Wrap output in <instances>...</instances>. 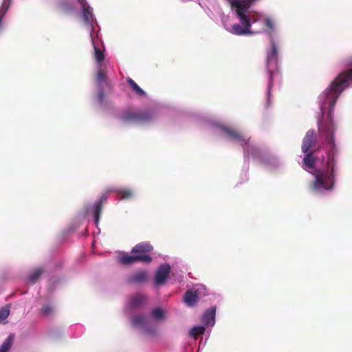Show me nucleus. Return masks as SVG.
<instances>
[{"mask_svg": "<svg viewBox=\"0 0 352 352\" xmlns=\"http://www.w3.org/2000/svg\"><path fill=\"white\" fill-rule=\"evenodd\" d=\"M329 89H325L318 96V104L322 114H326L325 120L318 123L319 137L324 141L326 148L327 160L322 166L318 168L313 174L314 179L311 191L318 195H326L331 192L336 183V170L340 149L335 142V133L337 129L333 120V112L336 103L330 106Z\"/></svg>", "mask_w": 352, "mask_h": 352, "instance_id": "f257e3e1", "label": "nucleus"}, {"mask_svg": "<svg viewBox=\"0 0 352 352\" xmlns=\"http://www.w3.org/2000/svg\"><path fill=\"white\" fill-rule=\"evenodd\" d=\"M213 133L220 138L243 147L244 157L246 160H253L262 163L268 170H274L283 165L279 158L275 156H265L260 148L256 146L246 135L227 127L221 124L209 122Z\"/></svg>", "mask_w": 352, "mask_h": 352, "instance_id": "f03ea898", "label": "nucleus"}, {"mask_svg": "<svg viewBox=\"0 0 352 352\" xmlns=\"http://www.w3.org/2000/svg\"><path fill=\"white\" fill-rule=\"evenodd\" d=\"M80 10L79 16L82 21L83 25L89 32L90 38L94 49V57L96 62L97 76L96 85L98 89L97 99L100 105L103 104L105 98L104 87H108L109 83L107 78V64L104 61V52L97 47L96 38L94 36V25L97 23L93 13V8L87 0H77Z\"/></svg>", "mask_w": 352, "mask_h": 352, "instance_id": "7ed1b4c3", "label": "nucleus"}, {"mask_svg": "<svg viewBox=\"0 0 352 352\" xmlns=\"http://www.w3.org/2000/svg\"><path fill=\"white\" fill-rule=\"evenodd\" d=\"M256 0H231V8L236 22L230 26L224 25L226 30L236 36H252L256 34L252 25L259 19L258 13L252 10Z\"/></svg>", "mask_w": 352, "mask_h": 352, "instance_id": "20e7f679", "label": "nucleus"}, {"mask_svg": "<svg viewBox=\"0 0 352 352\" xmlns=\"http://www.w3.org/2000/svg\"><path fill=\"white\" fill-rule=\"evenodd\" d=\"M279 50L280 46L274 38H271L270 44L266 48V57L265 60V69L268 74V84L267 87V105H270L271 91L273 87L279 86L282 76L279 69Z\"/></svg>", "mask_w": 352, "mask_h": 352, "instance_id": "39448f33", "label": "nucleus"}, {"mask_svg": "<svg viewBox=\"0 0 352 352\" xmlns=\"http://www.w3.org/2000/svg\"><path fill=\"white\" fill-rule=\"evenodd\" d=\"M346 66H352V58H347L344 63ZM352 85V68L348 71L340 73L331 82L327 89H330V106L336 103L341 93L347 87Z\"/></svg>", "mask_w": 352, "mask_h": 352, "instance_id": "423d86ee", "label": "nucleus"}, {"mask_svg": "<svg viewBox=\"0 0 352 352\" xmlns=\"http://www.w3.org/2000/svg\"><path fill=\"white\" fill-rule=\"evenodd\" d=\"M157 117L156 113L152 109L141 111H126L120 118L124 123H150Z\"/></svg>", "mask_w": 352, "mask_h": 352, "instance_id": "0eeeda50", "label": "nucleus"}, {"mask_svg": "<svg viewBox=\"0 0 352 352\" xmlns=\"http://www.w3.org/2000/svg\"><path fill=\"white\" fill-rule=\"evenodd\" d=\"M131 325L142 335L153 336L157 333V327L151 318L145 315H136L131 318Z\"/></svg>", "mask_w": 352, "mask_h": 352, "instance_id": "6e6552de", "label": "nucleus"}, {"mask_svg": "<svg viewBox=\"0 0 352 352\" xmlns=\"http://www.w3.org/2000/svg\"><path fill=\"white\" fill-rule=\"evenodd\" d=\"M108 188L106 192L102 193L98 200H96L94 204H87L85 206L86 209V214H91L94 217V223L96 227L98 226L100 213L102 208V203L105 201L109 197Z\"/></svg>", "mask_w": 352, "mask_h": 352, "instance_id": "1a4fd4ad", "label": "nucleus"}, {"mask_svg": "<svg viewBox=\"0 0 352 352\" xmlns=\"http://www.w3.org/2000/svg\"><path fill=\"white\" fill-rule=\"evenodd\" d=\"M170 272V265L164 263L159 266L154 276L155 285H163L166 283Z\"/></svg>", "mask_w": 352, "mask_h": 352, "instance_id": "9d476101", "label": "nucleus"}, {"mask_svg": "<svg viewBox=\"0 0 352 352\" xmlns=\"http://www.w3.org/2000/svg\"><path fill=\"white\" fill-rule=\"evenodd\" d=\"M146 302V297L142 294H135L131 296L126 305L125 311L127 313L132 312L134 309L143 306Z\"/></svg>", "mask_w": 352, "mask_h": 352, "instance_id": "9b49d317", "label": "nucleus"}, {"mask_svg": "<svg viewBox=\"0 0 352 352\" xmlns=\"http://www.w3.org/2000/svg\"><path fill=\"white\" fill-rule=\"evenodd\" d=\"M216 306H211L204 312L201 321L206 327H212L216 323Z\"/></svg>", "mask_w": 352, "mask_h": 352, "instance_id": "f8f14e48", "label": "nucleus"}, {"mask_svg": "<svg viewBox=\"0 0 352 352\" xmlns=\"http://www.w3.org/2000/svg\"><path fill=\"white\" fill-rule=\"evenodd\" d=\"M108 191L117 193L120 199L122 200H131L135 196V191L130 188H116L111 186L108 188Z\"/></svg>", "mask_w": 352, "mask_h": 352, "instance_id": "ddd939ff", "label": "nucleus"}, {"mask_svg": "<svg viewBox=\"0 0 352 352\" xmlns=\"http://www.w3.org/2000/svg\"><path fill=\"white\" fill-rule=\"evenodd\" d=\"M120 263L124 265L132 264L135 262L140 261L142 263H148L151 261L152 258L151 256H135V254L133 255L124 254L120 256L118 258Z\"/></svg>", "mask_w": 352, "mask_h": 352, "instance_id": "4468645a", "label": "nucleus"}, {"mask_svg": "<svg viewBox=\"0 0 352 352\" xmlns=\"http://www.w3.org/2000/svg\"><path fill=\"white\" fill-rule=\"evenodd\" d=\"M147 278V272L144 270H140L128 276L126 282L128 284L139 285L145 283Z\"/></svg>", "mask_w": 352, "mask_h": 352, "instance_id": "2eb2a0df", "label": "nucleus"}, {"mask_svg": "<svg viewBox=\"0 0 352 352\" xmlns=\"http://www.w3.org/2000/svg\"><path fill=\"white\" fill-rule=\"evenodd\" d=\"M316 135L314 130L310 129L307 132L302 144V151L303 153H312L311 147L316 140Z\"/></svg>", "mask_w": 352, "mask_h": 352, "instance_id": "dca6fc26", "label": "nucleus"}, {"mask_svg": "<svg viewBox=\"0 0 352 352\" xmlns=\"http://www.w3.org/2000/svg\"><path fill=\"white\" fill-rule=\"evenodd\" d=\"M304 154L305 157L302 159V167L304 170L313 175L318 169L315 167L316 159L313 153H307Z\"/></svg>", "mask_w": 352, "mask_h": 352, "instance_id": "f3484780", "label": "nucleus"}, {"mask_svg": "<svg viewBox=\"0 0 352 352\" xmlns=\"http://www.w3.org/2000/svg\"><path fill=\"white\" fill-rule=\"evenodd\" d=\"M153 250V246L147 243H140L137 244L131 250V252L135 254V256H150L148 253Z\"/></svg>", "mask_w": 352, "mask_h": 352, "instance_id": "a211bd4d", "label": "nucleus"}, {"mask_svg": "<svg viewBox=\"0 0 352 352\" xmlns=\"http://www.w3.org/2000/svg\"><path fill=\"white\" fill-rule=\"evenodd\" d=\"M166 311L162 307H157L153 309L150 313V317L155 321H163L166 318Z\"/></svg>", "mask_w": 352, "mask_h": 352, "instance_id": "6ab92c4d", "label": "nucleus"}, {"mask_svg": "<svg viewBox=\"0 0 352 352\" xmlns=\"http://www.w3.org/2000/svg\"><path fill=\"white\" fill-rule=\"evenodd\" d=\"M126 82L131 87L133 92L140 98H146L147 94L146 91H144L133 79L128 77L126 78Z\"/></svg>", "mask_w": 352, "mask_h": 352, "instance_id": "aec40b11", "label": "nucleus"}, {"mask_svg": "<svg viewBox=\"0 0 352 352\" xmlns=\"http://www.w3.org/2000/svg\"><path fill=\"white\" fill-rule=\"evenodd\" d=\"M12 0H2L1 6H0V32L3 30V19L10 8L12 4Z\"/></svg>", "mask_w": 352, "mask_h": 352, "instance_id": "412c9836", "label": "nucleus"}, {"mask_svg": "<svg viewBox=\"0 0 352 352\" xmlns=\"http://www.w3.org/2000/svg\"><path fill=\"white\" fill-rule=\"evenodd\" d=\"M198 298L196 292L188 290L184 296V301L188 307H192L195 305Z\"/></svg>", "mask_w": 352, "mask_h": 352, "instance_id": "4be33fe9", "label": "nucleus"}, {"mask_svg": "<svg viewBox=\"0 0 352 352\" xmlns=\"http://www.w3.org/2000/svg\"><path fill=\"white\" fill-rule=\"evenodd\" d=\"M43 272V267H38L34 270L28 276L27 282L28 283L34 284L41 275Z\"/></svg>", "mask_w": 352, "mask_h": 352, "instance_id": "5701e85b", "label": "nucleus"}, {"mask_svg": "<svg viewBox=\"0 0 352 352\" xmlns=\"http://www.w3.org/2000/svg\"><path fill=\"white\" fill-rule=\"evenodd\" d=\"M13 339V335L8 336L0 346V352H8L12 345Z\"/></svg>", "mask_w": 352, "mask_h": 352, "instance_id": "b1692460", "label": "nucleus"}, {"mask_svg": "<svg viewBox=\"0 0 352 352\" xmlns=\"http://www.w3.org/2000/svg\"><path fill=\"white\" fill-rule=\"evenodd\" d=\"M58 9L64 13H69L74 10V8L72 5L67 3L65 1H60L57 5Z\"/></svg>", "mask_w": 352, "mask_h": 352, "instance_id": "393cba45", "label": "nucleus"}, {"mask_svg": "<svg viewBox=\"0 0 352 352\" xmlns=\"http://www.w3.org/2000/svg\"><path fill=\"white\" fill-rule=\"evenodd\" d=\"M206 331V327L202 325H197L193 327L190 331V336L196 338L199 335H202Z\"/></svg>", "mask_w": 352, "mask_h": 352, "instance_id": "a878e982", "label": "nucleus"}, {"mask_svg": "<svg viewBox=\"0 0 352 352\" xmlns=\"http://www.w3.org/2000/svg\"><path fill=\"white\" fill-rule=\"evenodd\" d=\"M10 314L9 306H6L0 309V323L5 324L7 322V318Z\"/></svg>", "mask_w": 352, "mask_h": 352, "instance_id": "bb28decb", "label": "nucleus"}, {"mask_svg": "<svg viewBox=\"0 0 352 352\" xmlns=\"http://www.w3.org/2000/svg\"><path fill=\"white\" fill-rule=\"evenodd\" d=\"M264 24L268 28L270 32L275 31V23L270 16H265L264 19Z\"/></svg>", "mask_w": 352, "mask_h": 352, "instance_id": "cd10ccee", "label": "nucleus"}, {"mask_svg": "<svg viewBox=\"0 0 352 352\" xmlns=\"http://www.w3.org/2000/svg\"><path fill=\"white\" fill-rule=\"evenodd\" d=\"M54 311V307L51 305H45L41 309V313L45 316H50Z\"/></svg>", "mask_w": 352, "mask_h": 352, "instance_id": "c85d7f7f", "label": "nucleus"}]
</instances>
